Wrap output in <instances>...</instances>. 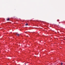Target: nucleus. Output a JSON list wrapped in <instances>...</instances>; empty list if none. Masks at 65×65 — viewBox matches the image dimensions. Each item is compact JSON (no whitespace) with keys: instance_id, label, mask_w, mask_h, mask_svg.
<instances>
[{"instance_id":"4","label":"nucleus","mask_w":65,"mask_h":65,"mask_svg":"<svg viewBox=\"0 0 65 65\" xmlns=\"http://www.w3.org/2000/svg\"><path fill=\"white\" fill-rule=\"evenodd\" d=\"M63 64V63L62 62H61V65H62Z\"/></svg>"},{"instance_id":"5","label":"nucleus","mask_w":65,"mask_h":65,"mask_svg":"<svg viewBox=\"0 0 65 65\" xmlns=\"http://www.w3.org/2000/svg\"><path fill=\"white\" fill-rule=\"evenodd\" d=\"M25 65H26V63H25Z\"/></svg>"},{"instance_id":"3","label":"nucleus","mask_w":65,"mask_h":65,"mask_svg":"<svg viewBox=\"0 0 65 65\" xmlns=\"http://www.w3.org/2000/svg\"><path fill=\"white\" fill-rule=\"evenodd\" d=\"M9 20V18H8L7 21H8Z\"/></svg>"},{"instance_id":"2","label":"nucleus","mask_w":65,"mask_h":65,"mask_svg":"<svg viewBox=\"0 0 65 65\" xmlns=\"http://www.w3.org/2000/svg\"><path fill=\"white\" fill-rule=\"evenodd\" d=\"M28 24L27 23L25 24V26H28Z\"/></svg>"},{"instance_id":"1","label":"nucleus","mask_w":65,"mask_h":65,"mask_svg":"<svg viewBox=\"0 0 65 65\" xmlns=\"http://www.w3.org/2000/svg\"><path fill=\"white\" fill-rule=\"evenodd\" d=\"M16 35H17V36H19V35H20V34H19V33H16Z\"/></svg>"}]
</instances>
